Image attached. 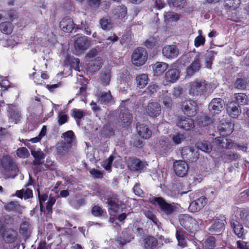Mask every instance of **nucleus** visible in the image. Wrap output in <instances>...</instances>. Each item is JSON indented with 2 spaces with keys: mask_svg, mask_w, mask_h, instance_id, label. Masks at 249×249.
I'll use <instances>...</instances> for the list:
<instances>
[{
  "mask_svg": "<svg viewBox=\"0 0 249 249\" xmlns=\"http://www.w3.org/2000/svg\"><path fill=\"white\" fill-rule=\"evenodd\" d=\"M185 232L181 229H177L176 237L178 242V245L181 248L186 246V241L185 238Z\"/></svg>",
  "mask_w": 249,
  "mask_h": 249,
  "instance_id": "36",
  "label": "nucleus"
},
{
  "mask_svg": "<svg viewBox=\"0 0 249 249\" xmlns=\"http://www.w3.org/2000/svg\"><path fill=\"white\" fill-rule=\"evenodd\" d=\"M177 126L185 130H189L195 126L194 121L192 119L185 117H178L177 120Z\"/></svg>",
  "mask_w": 249,
  "mask_h": 249,
  "instance_id": "21",
  "label": "nucleus"
},
{
  "mask_svg": "<svg viewBox=\"0 0 249 249\" xmlns=\"http://www.w3.org/2000/svg\"><path fill=\"white\" fill-rule=\"evenodd\" d=\"M130 102V99L122 101L120 105V114L119 117L123 127L128 126L131 123L132 114L126 108V106Z\"/></svg>",
  "mask_w": 249,
  "mask_h": 249,
  "instance_id": "8",
  "label": "nucleus"
},
{
  "mask_svg": "<svg viewBox=\"0 0 249 249\" xmlns=\"http://www.w3.org/2000/svg\"><path fill=\"white\" fill-rule=\"evenodd\" d=\"M182 159L188 162H195L199 158V154L196 148L186 146L182 148L181 151Z\"/></svg>",
  "mask_w": 249,
  "mask_h": 249,
  "instance_id": "10",
  "label": "nucleus"
},
{
  "mask_svg": "<svg viewBox=\"0 0 249 249\" xmlns=\"http://www.w3.org/2000/svg\"><path fill=\"white\" fill-rule=\"evenodd\" d=\"M148 53L142 47H138L133 52L131 56L132 63L136 66L143 65L147 60Z\"/></svg>",
  "mask_w": 249,
  "mask_h": 249,
  "instance_id": "7",
  "label": "nucleus"
},
{
  "mask_svg": "<svg viewBox=\"0 0 249 249\" xmlns=\"http://www.w3.org/2000/svg\"><path fill=\"white\" fill-rule=\"evenodd\" d=\"M117 81L120 90L123 93H126L130 88V79L129 76L126 74L120 73Z\"/></svg>",
  "mask_w": 249,
  "mask_h": 249,
  "instance_id": "14",
  "label": "nucleus"
},
{
  "mask_svg": "<svg viewBox=\"0 0 249 249\" xmlns=\"http://www.w3.org/2000/svg\"><path fill=\"white\" fill-rule=\"evenodd\" d=\"M68 121V116L63 112H59L58 113V123L60 125L66 123Z\"/></svg>",
  "mask_w": 249,
  "mask_h": 249,
  "instance_id": "62",
  "label": "nucleus"
},
{
  "mask_svg": "<svg viewBox=\"0 0 249 249\" xmlns=\"http://www.w3.org/2000/svg\"><path fill=\"white\" fill-rule=\"evenodd\" d=\"M15 16V12L13 10L0 11V30L2 33L6 35H10L12 33L13 26L7 20L13 21Z\"/></svg>",
  "mask_w": 249,
  "mask_h": 249,
  "instance_id": "2",
  "label": "nucleus"
},
{
  "mask_svg": "<svg viewBox=\"0 0 249 249\" xmlns=\"http://www.w3.org/2000/svg\"><path fill=\"white\" fill-rule=\"evenodd\" d=\"M98 98V101L103 105H107L111 103L112 100V95L110 91L107 92H99L96 94Z\"/></svg>",
  "mask_w": 249,
  "mask_h": 249,
  "instance_id": "30",
  "label": "nucleus"
},
{
  "mask_svg": "<svg viewBox=\"0 0 249 249\" xmlns=\"http://www.w3.org/2000/svg\"><path fill=\"white\" fill-rule=\"evenodd\" d=\"M158 244L157 239L153 236H148L144 239V246L146 249H153Z\"/></svg>",
  "mask_w": 249,
  "mask_h": 249,
  "instance_id": "40",
  "label": "nucleus"
},
{
  "mask_svg": "<svg viewBox=\"0 0 249 249\" xmlns=\"http://www.w3.org/2000/svg\"><path fill=\"white\" fill-rule=\"evenodd\" d=\"M178 220L180 225L188 232L195 234L199 229V225L202 223L201 219H196L187 214H180Z\"/></svg>",
  "mask_w": 249,
  "mask_h": 249,
  "instance_id": "1",
  "label": "nucleus"
},
{
  "mask_svg": "<svg viewBox=\"0 0 249 249\" xmlns=\"http://www.w3.org/2000/svg\"><path fill=\"white\" fill-rule=\"evenodd\" d=\"M241 0H224V7L227 10H235L240 5Z\"/></svg>",
  "mask_w": 249,
  "mask_h": 249,
  "instance_id": "39",
  "label": "nucleus"
},
{
  "mask_svg": "<svg viewBox=\"0 0 249 249\" xmlns=\"http://www.w3.org/2000/svg\"><path fill=\"white\" fill-rule=\"evenodd\" d=\"M165 20L171 21H177L179 19V16L173 12H165L164 14Z\"/></svg>",
  "mask_w": 249,
  "mask_h": 249,
  "instance_id": "48",
  "label": "nucleus"
},
{
  "mask_svg": "<svg viewBox=\"0 0 249 249\" xmlns=\"http://www.w3.org/2000/svg\"><path fill=\"white\" fill-rule=\"evenodd\" d=\"M145 216L149 220H150L153 224L158 227L160 226V223L159 221L156 216L151 211H147L144 213Z\"/></svg>",
  "mask_w": 249,
  "mask_h": 249,
  "instance_id": "52",
  "label": "nucleus"
},
{
  "mask_svg": "<svg viewBox=\"0 0 249 249\" xmlns=\"http://www.w3.org/2000/svg\"><path fill=\"white\" fill-rule=\"evenodd\" d=\"M0 164L5 172L10 173V177L14 178L19 171L17 165L8 155L3 156L0 160Z\"/></svg>",
  "mask_w": 249,
  "mask_h": 249,
  "instance_id": "6",
  "label": "nucleus"
},
{
  "mask_svg": "<svg viewBox=\"0 0 249 249\" xmlns=\"http://www.w3.org/2000/svg\"><path fill=\"white\" fill-rule=\"evenodd\" d=\"M168 67V64L162 62H157L152 66L154 75L158 76L162 75Z\"/></svg>",
  "mask_w": 249,
  "mask_h": 249,
  "instance_id": "29",
  "label": "nucleus"
},
{
  "mask_svg": "<svg viewBox=\"0 0 249 249\" xmlns=\"http://www.w3.org/2000/svg\"><path fill=\"white\" fill-rule=\"evenodd\" d=\"M207 199L204 196H201L192 201L189 206V211L192 213L199 211L207 204Z\"/></svg>",
  "mask_w": 249,
  "mask_h": 249,
  "instance_id": "13",
  "label": "nucleus"
},
{
  "mask_svg": "<svg viewBox=\"0 0 249 249\" xmlns=\"http://www.w3.org/2000/svg\"><path fill=\"white\" fill-rule=\"evenodd\" d=\"M226 142L225 145L222 144L221 147L226 149H231L233 147H235V146L238 148L239 150L243 151V152H246L248 149V147L247 144H244L243 145H240L239 144H234L232 142V140L230 139H226L225 140Z\"/></svg>",
  "mask_w": 249,
  "mask_h": 249,
  "instance_id": "33",
  "label": "nucleus"
},
{
  "mask_svg": "<svg viewBox=\"0 0 249 249\" xmlns=\"http://www.w3.org/2000/svg\"><path fill=\"white\" fill-rule=\"evenodd\" d=\"M231 224L234 233L239 238L244 239L245 238V233L242 225L241 224L239 221L235 220H232Z\"/></svg>",
  "mask_w": 249,
  "mask_h": 249,
  "instance_id": "28",
  "label": "nucleus"
},
{
  "mask_svg": "<svg viewBox=\"0 0 249 249\" xmlns=\"http://www.w3.org/2000/svg\"><path fill=\"white\" fill-rule=\"evenodd\" d=\"M201 67L199 57L196 56L192 63L186 69V74L191 76L198 71Z\"/></svg>",
  "mask_w": 249,
  "mask_h": 249,
  "instance_id": "27",
  "label": "nucleus"
},
{
  "mask_svg": "<svg viewBox=\"0 0 249 249\" xmlns=\"http://www.w3.org/2000/svg\"><path fill=\"white\" fill-rule=\"evenodd\" d=\"M103 65L102 61L101 59L98 58L95 60H91L88 66V70L91 72H94L99 71Z\"/></svg>",
  "mask_w": 249,
  "mask_h": 249,
  "instance_id": "34",
  "label": "nucleus"
},
{
  "mask_svg": "<svg viewBox=\"0 0 249 249\" xmlns=\"http://www.w3.org/2000/svg\"><path fill=\"white\" fill-rule=\"evenodd\" d=\"M63 137L66 142L68 144H71L73 140L74 134L71 130H69L63 133Z\"/></svg>",
  "mask_w": 249,
  "mask_h": 249,
  "instance_id": "58",
  "label": "nucleus"
},
{
  "mask_svg": "<svg viewBox=\"0 0 249 249\" xmlns=\"http://www.w3.org/2000/svg\"><path fill=\"white\" fill-rule=\"evenodd\" d=\"M111 78V71L109 68L105 69L101 73L100 78L102 84L107 86L109 84Z\"/></svg>",
  "mask_w": 249,
  "mask_h": 249,
  "instance_id": "35",
  "label": "nucleus"
},
{
  "mask_svg": "<svg viewBox=\"0 0 249 249\" xmlns=\"http://www.w3.org/2000/svg\"><path fill=\"white\" fill-rule=\"evenodd\" d=\"M8 112L10 118L15 124L19 123L21 118V112L16 106L9 105Z\"/></svg>",
  "mask_w": 249,
  "mask_h": 249,
  "instance_id": "22",
  "label": "nucleus"
},
{
  "mask_svg": "<svg viewBox=\"0 0 249 249\" xmlns=\"http://www.w3.org/2000/svg\"><path fill=\"white\" fill-rule=\"evenodd\" d=\"M22 207L17 201H11L5 206V209L7 211L19 212L21 211Z\"/></svg>",
  "mask_w": 249,
  "mask_h": 249,
  "instance_id": "44",
  "label": "nucleus"
},
{
  "mask_svg": "<svg viewBox=\"0 0 249 249\" xmlns=\"http://www.w3.org/2000/svg\"><path fill=\"white\" fill-rule=\"evenodd\" d=\"M74 48L79 53H81L86 50L90 45V42L88 37L81 36L77 38L74 42Z\"/></svg>",
  "mask_w": 249,
  "mask_h": 249,
  "instance_id": "18",
  "label": "nucleus"
},
{
  "mask_svg": "<svg viewBox=\"0 0 249 249\" xmlns=\"http://www.w3.org/2000/svg\"><path fill=\"white\" fill-rule=\"evenodd\" d=\"M17 155L20 158L25 159L30 156V153L26 148L22 147L17 149Z\"/></svg>",
  "mask_w": 249,
  "mask_h": 249,
  "instance_id": "55",
  "label": "nucleus"
},
{
  "mask_svg": "<svg viewBox=\"0 0 249 249\" xmlns=\"http://www.w3.org/2000/svg\"><path fill=\"white\" fill-rule=\"evenodd\" d=\"M159 86L156 84H153L148 86V87L146 88L145 92H146L148 94L151 95L157 92Z\"/></svg>",
  "mask_w": 249,
  "mask_h": 249,
  "instance_id": "61",
  "label": "nucleus"
},
{
  "mask_svg": "<svg viewBox=\"0 0 249 249\" xmlns=\"http://www.w3.org/2000/svg\"><path fill=\"white\" fill-rule=\"evenodd\" d=\"M208 84L205 80L197 79L190 83L189 94L193 96H200L206 93Z\"/></svg>",
  "mask_w": 249,
  "mask_h": 249,
  "instance_id": "5",
  "label": "nucleus"
},
{
  "mask_svg": "<svg viewBox=\"0 0 249 249\" xmlns=\"http://www.w3.org/2000/svg\"><path fill=\"white\" fill-rule=\"evenodd\" d=\"M60 28L65 32H71L73 29H78V25H76L73 22L71 18L66 17L60 22Z\"/></svg>",
  "mask_w": 249,
  "mask_h": 249,
  "instance_id": "19",
  "label": "nucleus"
},
{
  "mask_svg": "<svg viewBox=\"0 0 249 249\" xmlns=\"http://www.w3.org/2000/svg\"><path fill=\"white\" fill-rule=\"evenodd\" d=\"M234 96L236 104H238L241 105H245L247 104L248 97L245 94L243 93H238L234 94Z\"/></svg>",
  "mask_w": 249,
  "mask_h": 249,
  "instance_id": "46",
  "label": "nucleus"
},
{
  "mask_svg": "<svg viewBox=\"0 0 249 249\" xmlns=\"http://www.w3.org/2000/svg\"><path fill=\"white\" fill-rule=\"evenodd\" d=\"M157 38L151 36L144 42V46L148 49L153 48L157 43Z\"/></svg>",
  "mask_w": 249,
  "mask_h": 249,
  "instance_id": "54",
  "label": "nucleus"
},
{
  "mask_svg": "<svg viewBox=\"0 0 249 249\" xmlns=\"http://www.w3.org/2000/svg\"><path fill=\"white\" fill-rule=\"evenodd\" d=\"M14 219L12 217L6 215L0 220V231H2L7 225H11L13 223Z\"/></svg>",
  "mask_w": 249,
  "mask_h": 249,
  "instance_id": "51",
  "label": "nucleus"
},
{
  "mask_svg": "<svg viewBox=\"0 0 249 249\" xmlns=\"http://www.w3.org/2000/svg\"><path fill=\"white\" fill-rule=\"evenodd\" d=\"M205 42V38L201 35L196 36L194 41V45L196 47L198 48L201 46H203Z\"/></svg>",
  "mask_w": 249,
  "mask_h": 249,
  "instance_id": "60",
  "label": "nucleus"
},
{
  "mask_svg": "<svg viewBox=\"0 0 249 249\" xmlns=\"http://www.w3.org/2000/svg\"><path fill=\"white\" fill-rule=\"evenodd\" d=\"M127 14V8L124 5H121L115 7L112 11L113 18L115 19H123Z\"/></svg>",
  "mask_w": 249,
  "mask_h": 249,
  "instance_id": "26",
  "label": "nucleus"
},
{
  "mask_svg": "<svg viewBox=\"0 0 249 249\" xmlns=\"http://www.w3.org/2000/svg\"><path fill=\"white\" fill-rule=\"evenodd\" d=\"M136 129L139 136L144 139H148L152 136V131L144 124L137 123Z\"/></svg>",
  "mask_w": 249,
  "mask_h": 249,
  "instance_id": "24",
  "label": "nucleus"
},
{
  "mask_svg": "<svg viewBox=\"0 0 249 249\" xmlns=\"http://www.w3.org/2000/svg\"><path fill=\"white\" fill-rule=\"evenodd\" d=\"M216 239L213 236L208 237L202 243V249H215ZM196 249H200L197 248Z\"/></svg>",
  "mask_w": 249,
  "mask_h": 249,
  "instance_id": "37",
  "label": "nucleus"
},
{
  "mask_svg": "<svg viewBox=\"0 0 249 249\" xmlns=\"http://www.w3.org/2000/svg\"><path fill=\"white\" fill-rule=\"evenodd\" d=\"M114 134V130L110 124L104 126L101 131V136L105 138H109Z\"/></svg>",
  "mask_w": 249,
  "mask_h": 249,
  "instance_id": "45",
  "label": "nucleus"
},
{
  "mask_svg": "<svg viewBox=\"0 0 249 249\" xmlns=\"http://www.w3.org/2000/svg\"><path fill=\"white\" fill-rule=\"evenodd\" d=\"M107 199V203L109 206L108 208V212L111 215L115 216L116 214L119 212L120 207L124 205L123 201L119 200L116 195H112V196H108V197L105 198Z\"/></svg>",
  "mask_w": 249,
  "mask_h": 249,
  "instance_id": "9",
  "label": "nucleus"
},
{
  "mask_svg": "<svg viewBox=\"0 0 249 249\" xmlns=\"http://www.w3.org/2000/svg\"><path fill=\"white\" fill-rule=\"evenodd\" d=\"M238 155L235 153L229 152L227 153L224 154L222 155V158L225 162H230L237 159Z\"/></svg>",
  "mask_w": 249,
  "mask_h": 249,
  "instance_id": "50",
  "label": "nucleus"
},
{
  "mask_svg": "<svg viewBox=\"0 0 249 249\" xmlns=\"http://www.w3.org/2000/svg\"><path fill=\"white\" fill-rule=\"evenodd\" d=\"M162 53L165 57L172 59L178 57L179 50L175 45H167L163 47Z\"/></svg>",
  "mask_w": 249,
  "mask_h": 249,
  "instance_id": "15",
  "label": "nucleus"
},
{
  "mask_svg": "<svg viewBox=\"0 0 249 249\" xmlns=\"http://www.w3.org/2000/svg\"><path fill=\"white\" fill-rule=\"evenodd\" d=\"M240 218L246 227L249 228V211L242 210L240 212Z\"/></svg>",
  "mask_w": 249,
  "mask_h": 249,
  "instance_id": "47",
  "label": "nucleus"
},
{
  "mask_svg": "<svg viewBox=\"0 0 249 249\" xmlns=\"http://www.w3.org/2000/svg\"><path fill=\"white\" fill-rule=\"evenodd\" d=\"M44 165L47 169L52 171L55 170L56 169V166L54 162L49 159H46Z\"/></svg>",
  "mask_w": 249,
  "mask_h": 249,
  "instance_id": "64",
  "label": "nucleus"
},
{
  "mask_svg": "<svg viewBox=\"0 0 249 249\" xmlns=\"http://www.w3.org/2000/svg\"><path fill=\"white\" fill-rule=\"evenodd\" d=\"M2 237L7 243L14 242L17 237V233L13 230H8L2 233Z\"/></svg>",
  "mask_w": 249,
  "mask_h": 249,
  "instance_id": "38",
  "label": "nucleus"
},
{
  "mask_svg": "<svg viewBox=\"0 0 249 249\" xmlns=\"http://www.w3.org/2000/svg\"><path fill=\"white\" fill-rule=\"evenodd\" d=\"M101 27L104 30L109 31L112 28V22L110 18L105 17L100 20Z\"/></svg>",
  "mask_w": 249,
  "mask_h": 249,
  "instance_id": "43",
  "label": "nucleus"
},
{
  "mask_svg": "<svg viewBox=\"0 0 249 249\" xmlns=\"http://www.w3.org/2000/svg\"><path fill=\"white\" fill-rule=\"evenodd\" d=\"M181 108L184 114L193 117L196 114L198 107L196 101L188 100L183 102Z\"/></svg>",
  "mask_w": 249,
  "mask_h": 249,
  "instance_id": "11",
  "label": "nucleus"
},
{
  "mask_svg": "<svg viewBox=\"0 0 249 249\" xmlns=\"http://www.w3.org/2000/svg\"><path fill=\"white\" fill-rule=\"evenodd\" d=\"M225 102L220 98H215L212 99L209 105L210 111L213 113L218 114L223 109Z\"/></svg>",
  "mask_w": 249,
  "mask_h": 249,
  "instance_id": "17",
  "label": "nucleus"
},
{
  "mask_svg": "<svg viewBox=\"0 0 249 249\" xmlns=\"http://www.w3.org/2000/svg\"><path fill=\"white\" fill-rule=\"evenodd\" d=\"M148 76L146 74H142L136 78L137 87L142 89L145 87L148 83Z\"/></svg>",
  "mask_w": 249,
  "mask_h": 249,
  "instance_id": "42",
  "label": "nucleus"
},
{
  "mask_svg": "<svg viewBox=\"0 0 249 249\" xmlns=\"http://www.w3.org/2000/svg\"><path fill=\"white\" fill-rule=\"evenodd\" d=\"M128 168L133 171H139L145 167L144 163L140 159L129 157L127 161Z\"/></svg>",
  "mask_w": 249,
  "mask_h": 249,
  "instance_id": "20",
  "label": "nucleus"
},
{
  "mask_svg": "<svg viewBox=\"0 0 249 249\" xmlns=\"http://www.w3.org/2000/svg\"><path fill=\"white\" fill-rule=\"evenodd\" d=\"M174 170L178 176L183 177L187 174L188 166L184 161H176L174 163Z\"/></svg>",
  "mask_w": 249,
  "mask_h": 249,
  "instance_id": "16",
  "label": "nucleus"
},
{
  "mask_svg": "<svg viewBox=\"0 0 249 249\" xmlns=\"http://www.w3.org/2000/svg\"><path fill=\"white\" fill-rule=\"evenodd\" d=\"M146 112L152 117H157L161 113V107L158 103H150L147 107Z\"/></svg>",
  "mask_w": 249,
  "mask_h": 249,
  "instance_id": "25",
  "label": "nucleus"
},
{
  "mask_svg": "<svg viewBox=\"0 0 249 249\" xmlns=\"http://www.w3.org/2000/svg\"><path fill=\"white\" fill-rule=\"evenodd\" d=\"M234 86L236 88L244 89L247 88H248V84L247 79L239 78L236 79L234 83Z\"/></svg>",
  "mask_w": 249,
  "mask_h": 249,
  "instance_id": "49",
  "label": "nucleus"
},
{
  "mask_svg": "<svg viewBox=\"0 0 249 249\" xmlns=\"http://www.w3.org/2000/svg\"><path fill=\"white\" fill-rule=\"evenodd\" d=\"M165 77L167 82L175 83L179 77V71L176 69H170L166 72Z\"/></svg>",
  "mask_w": 249,
  "mask_h": 249,
  "instance_id": "32",
  "label": "nucleus"
},
{
  "mask_svg": "<svg viewBox=\"0 0 249 249\" xmlns=\"http://www.w3.org/2000/svg\"><path fill=\"white\" fill-rule=\"evenodd\" d=\"M150 202L158 205L160 212L167 215L172 214L176 209L174 204L167 203L162 197H154L150 199Z\"/></svg>",
  "mask_w": 249,
  "mask_h": 249,
  "instance_id": "4",
  "label": "nucleus"
},
{
  "mask_svg": "<svg viewBox=\"0 0 249 249\" xmlns=\"http://www.w3.org/2000/svg\"><path fill=\"white\" fill-rule=\"evenodd\" d=\"M129 231V230L125 229L122 232L120 238L116 240V244L118 246L122 247L133 239V237Z\"/></svg>",
  "mask_w": 249,
  "mask_h": 249,
  "instance_id": "23",
  "label": "nucleus"
},
{
  "mask_svg": "<svg viewBox=\"0 0 249 249\" xmlns=\"http://www.w3.org/2000/svg\"><path fill=\"white\" fill-rule=\"evenodd\" d=\"M169 4L175 7L183 8L186 3L185 0H168Z\"/></svg>",
  "mask_w": 249,
  "mask_h": 249,
  "instance_id": "59",
  "label": "nucleus"
},
{
  "mask_svg": "<svg viewBox=\"0 0 249 249\" xmlns=\"http://www.w3.org/2000/svg\"><path fill=\"white\" fill-rule=\"evenodd\" d=\"M29 223L27 221H23L20 225L19 230V232L24 237L27 236L28 231L29 229Z\"/></svg>",
  "mask_w": 249,
  "mask_h": 249,
  "instance_id": "57",
  "label": "nucleus"
},
{
  "mask_svg": "<svg viewBox=\"0 0 249 249\" xmlns=\"http://www.w3.org/2000/svg\"><path fill=\"white\" fill-rule=\"evenodd\" d=\"M227 111L229 116L233 118H237L241 113V109L239 105L234 102L229 104Z\"/></svg>",
  "mask_w": 249,
  "mask_h": 249,
  "instance_id": "31",
  "label": "nucleus"
},
{
  "mask_svg": "<svg viewBox=\"0 0 249 249\" xmlns=\"http://www.w3.org/2000/svg\"><path fill=\"white\" fill-rule=\"evenodd\" d=\"M196 145L197 147L196 150L200 149L206 153L210 152L212 149L211 143L206 141L198 142L196 143Z\"/></svg>",
  "mask_w": 249,
  "mask_h": 249,
  "instance_id": "41",
  "label": "nucleus"
},
{
  "mask_svg": "<svg viewBox=\"0 0 249 249\" xmlns=\"http://www.w3.org/2000/svg\"><path fill=\"white\" fill-rule=\"evenodd\" d=\"M218 130L220 135L222 138L227 137L231 134L234 130V124L229 120L225 121V122L221 123L218 126ZM223 139L221 137H217L215 138V142L221 147L222 144L225 145V142H223Z\"/></svg>",
  "mask_w": 249,
  "mask_h": 249,
  "instance_id": "3",
  "label": "nucleus"
},
{
  "mask_svg": "<svg viewBox=\"0 0 249 249\" xmlns=\"http://www.w3.org/2000/svg\"><path fill=\"white\" fill-rule=\"evenodd\" d=\"M86 115L85 112L81 109L75 108L72 110L71 115L74 117L78 124V120L82 119Z\"/></svg>",
  "mask_w": 249,
  "mask_h": 249,
  "instance_id": "53",
  "label": "nucleus"
},
{
  "mask_svg": "<svg viewBox=\"0 0 249 249\" xmlns=\"http://www.w3.org/2000/svg\"><path fill=\"white\" fill-rule=\"evenodd\" d=\"M226 217L224 215H220L215 216L213 219V222L209 228V231L211 232H220L225 228L226 223Z\"/></svg>",
  "mask_w": 249,
  "mask_h": 249,
  "instance_id": "12",
  "label": "nucleus"
},
{
  "mask_svg": "<svg viewBox=\"0 0 249 249\" xmlns=\"http://www.w3.org/2000/svg\"><path fill=\"white\" fill-rule=\"evenodd\" d=\"M113 160L114 157L113 156L111 155L109 156L107 159L103 161L102 166L105 170L110 172L111 171V165Z\"/></svg>",
  "mask_w": 249,
  "mask_h": 249,
  "instance_id": "56",
  "label": "nucleus"
},
{
  "mask_svg": "<svg viewBox=\"0 0 249 249\" xmlns=\"http://www.w3.org/2000/svg\"><path fill=\"white\" fill-rule=\"evenodd\" d=\"M104 213L103 210L99 206L95 205L92 207L91 210L92 214L96 217L101 216Z\"/></svg>",
  "mask_w": 249,
  "mask_h": 249,
  "instance_id": "63",
  "label": "nucleus"
}]
</instances>
